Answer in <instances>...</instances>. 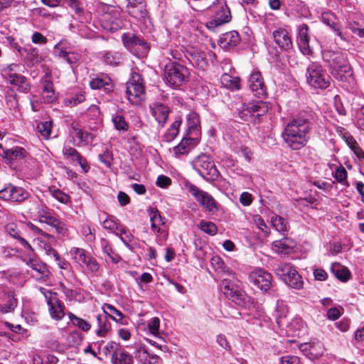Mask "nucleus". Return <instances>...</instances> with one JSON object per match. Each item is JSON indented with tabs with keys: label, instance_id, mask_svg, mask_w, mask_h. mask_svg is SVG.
Instances as JSON below:
<instances>
[{
	"label": "nucleus",
	"instance_id": "obj_34",
	"mask_svg": "<svg viewBox=\"0 0 364 364\" xmlns=\"http://www.w3.org/2000/svg\"><path fill=\"white\" fill-rule=\"evenodd\" d=\"M90 85L93 90L104 89L107 92L112 90L113 87L111 79L107 76L92 79L90 82Z\"/></svg>",
	"mask_w": 364,
	"mask_h": 364
},
{
	"label": "nucleus",
	"instance_id": "obj_9",
	"mask_svg": "<svg viewBox=\"0 0 364 364\" xmlns=\"http://www.w3.org/2000/svg\"><path fill=\"white\" fill-rule=\"evenodd\" d=\"M185 187L186 191L207 210L214 213L218 210L215 199L208 193L188 182L185 184Z\"/></svg>",
	"mask_w": 364,
	"mask_h": 364
},
{
	"label": "nucleus",
	"instance_id": "obj_54",
	"mask_svg": "<svg viewBox=\"0 0 364 364\" xmlns=\"http://www.w3.org/2000/svg\"><path fill=\"white\" fill-rule=\"evenodd\" d=\"M198 227L202 231L210 235H215L218 232L217 226L213 222L201 220Z\"/></svg>",
	"mask_w": 364,
	"mask_h": 364
},
{
	"label": "nucleus",
	"instance_id": "obj_3",
	"mask_svg": "<svg viewBox=\"0 0 364 364\" xmlns=\"http://www.w3.org/2000/svg\"><path fill=\"white\" fill-rule=\"evenodd\" d=\"M306 82L314 88L326 89L330 85V76L322 65L316 62L311 63L306 68Z\"/></svg>",
	"mask_w": 364,
	"mask_h": 364
},
{
	"label": "nucleus",
	"instance_id": "obj_4",
	"mask_svg": "<svg viewBox=\"0 0 364 364\" xmlns=\"http://www.w3.org/2000/svg\"><path fill=\"white\" fill-rule=\"evenodd\" d=\"M193 168L204 179L213 181L218 177L219 172L209 156L201 154L191 162Z\"/></svg>",
	"mask_w": 364,
	"mask_h": 364
},
{
	"label": "nucleus",
	"instance_id": "obj_39",
	"mask_svg": "<svg viewBox=\"0 0 364 364\" xmlns=\"http://www.w3.org/2000/svg\"><path fill=\"white\" fill-rule=\"evenodd\" d=\"M52 121H45L38 122L36 126V130L44 139H49L52 137Z\"/></svg>",
	"mask_w": 364,
	"mask_h": 364
},
{
	"label": "nucleus",
	"instance_id": "obj_47",
	"mask_svg": "<svg viewBox=\"0 0 364 364\" xmlns=\"http://www.w3.org/2000/svg\"><path fill=\"white\" fill-rule=\"evenodd\" d=\"M48 192L54 198L61 203L68 204L70 201V198L68 194L54 186L50 187Z\"/></svg>",
	"mask_w": 364,
	"mask_h": 364
},
{
	"label": "nucleus",
	"instance_id": "obj_13",
	"mask_svg": "<svg viewBox=\"0 0 364 364\" xmlns=\"http://www.w3.org/2000/svg\"><path fill=\"white\" fill-rule=\"evenodd\" d=\"M55 49L58 53V55L72 66L77 64L81 58L80 53L74 50L71 46H68L64 41H61L55 45Z\"/></svg>",
	"mask_w": 364,
	"mask_h": 364
},
{
	"label": "nucleus",
	"instance_id": "obj_37",
	"mask_svg": "<svg viewBox=\"0 0 364 364\" xmlns=\"http://www.w3.org/2000/svg\"><path fill=\"white\" fill-rule=\"evenodd\" d=\"M331 270L337 279L343 282L348 280L350 275L349 270L338 263L333 264Z\"/></svg>",
	"mask_w": 364,
	"mask_h": 364
},
{
	"label": "nucleus",
	"instance_id": "obj_11",
	"mask_svg": "<svg viewBox=\"0 0 364 364\" xmlns=\"http://www.w3.org/2000/svg\"><path fill=\"white\" fill-rule=\"evenodd\" d=\"M122 41L125 47L131 51H137L141 55H145L149 50V44L143 38L134 34L123 35Z\"/></svg>",
	"mask_w": 364,
	"mask_h": 364
},
{
	"label": "nucleus",
	"instance_id": "obj_51",
	"mask_svg": "<svg viewBox=\"0 0 364 364\" xmlns=\"http://www.w3.org/2000/svg\"><path fill=\"white\" fill-rule=\"evenodd\" d=\"M68 316L72 323L79 328L84 331H87L90 329L91 325L87 321L77 317L72 313H69Z\"/></svg>",
	"mask_w": 364,
	"mask_h": 364
},
{
	"label": "nucleus",
	"instance_id": "obj_35",
	"mask_svg": "<svg viewBox=\"0 0 364 364\" xmlns=\"http://www.w3.org/2000/svg\"><path fill=\"white\" fill-rule=\"evenodd\" d=\"M112 362L114 364H132L133 358L124 350L114 351L112 355Z\"/></svg>",
	"mask_w": 364,
	"mask_h": 364
},
{
	"label": "nucleus",
	"instance_id": "obj_43",
	"mask_svg": "<svg viewBox=\"0 0 364 364\" xmlns=\"http://www.w3.org/2000/svg\"><path fill=\"white\" fill-rule=\"evenodd\" d=\"M181 124V120H176L173 122L170 128L163 136V140L166 142L172 141L178 135L179 132V127Z\"/></svg>",
	"mask_w": 364,
	"mask_h": 364
},
{
	"label": "nucleus",
	"instance_id": "obj_44",
	"mask_svg": "<svg viewBox=\"0 0 364 364\" xmlns=\"http://www.w3.org/2000/svg\"><path fill=\"white\" fill-rule=\"evenodd\" d=\"M287 314L288 308L287 305L283 303H277L274 316L279 326L283 324V320L287 317Z\"/></svg>",
	"mask_w": 364,
	"mask_h": 364
},
{
	"label": "nucleus",
	"instance_id": "obj_20",
	"mask_svg": "<svg viewBox=\"0 0 364 364\" xmlns=\"http://www.w3.org/2000/svg\"><path fill=\"white\" fill-rule=\"evenodd\" d=\"M150 217L152 231L157 235H167L166 231L161 228L166 223V219L161 217L159 211L156 208H149L148 210Z\"/></svg>",
	"mask_w": 364,
	"mask_h": 364
},
{
	"label": "nucleus",
	"instance_id": "obj_42",
	"mask_svg": "<svg viewBox=\"0 0 364 364\" xmlns=\"http://www.w3.org/2000/svg\"><path fill=\"white\" fill-rule=\"evenodd\" d=\"M38 214L39 221L41 223H46L50 226L53 225L54 223H55L56 220L58 219L55 216H53L50 212V210L46 207L41 208L38 211Z\"/></svg>",
	"mask_w": 364,
	"mask_h": 364
},
{
	"label": "nucleus",
	"instance_id": "obj_21",
	"mask_svg": "<svg viewBox=\"0 0 364 364\" xmlns=\"http://www.w3.org/2000/svg\"><path fill=\"white\" fill-rule=\"evenodd\" d=\"M41 83L43 87L42 97L46 103H50L57 99V95L54 90L52 75L50 73H46L41 78Z\"/></svg>",
	"mask_w": 364,
	"mask_h": 364
},
{
	"label": "nucleus",
	"instance_id": "obj_36",
	"mask_svg": "<svg viewBox=\"0 0 364 364\" xmlns=\"http://www.w3.org/2000/svg\"><path fill=\"white\" fill-rule=\"evenodd\" d=\"M221 84L226 88L236 90L240 89V79L232 77L228 73H224L220 77Z\"/></svg>",
	"mask_w": 364,
	"mask_h": 364
},
{
	"label": "nucleus",
	"instance_id": "obj_60",
	"mask_svg": "<svg viewBox=\"0 0 364 364\" xmlns=\"http://www.w3.org/2000/svg\"><path fill=\"white\" fill-rule=\"evenodd\" d=\"M112 122L116 129L119 131L126 132L129 129L128 123L122 115H116L112 117Z\"/></svg>",
	"mask_w": 364,
	"mask_h": 364
},
{
	"label": "nucleus",
	"instance_id": "obj_61",
	"mask_svg": "<svg viewBox=\"0 0 364 364\" xmlns=\"http://www.w3.org/2000/svg\"><path fill=\"white\" fill-rule=\"evenodd\" d=\"M160 327V320L158 317L151 318L147 323V328L149 332L154 336H159Z\"/></svg>",
	"mask_w": 364,
	"mask_h": 364
},
{
	"label": "nucleus",
	"instance_id": "obj_28",
	"mask_svg": "<svg viewBox=\"0 0 364 364\" xmlns=\"http://www.w3.org/2000/svg\"><path fill=\"white\" fill-rule=\"evenodd\" d=\"M240 41L239 33L235 31H230L220 36L218 44L223 49H230L235 47Z\"/></svg>",
	"mask_w": 364,
	"mask_h": 364
},
{
	"label": "nucleus",
	"instance_id": "obj_30",
	"mask_svg": "<svg viewBox=\"0 0 364 364\" xmlns=\"http://www.w3.org/2000/svg\"><path fill=\"white\" fill-rule=\"evenodd\" d=\"M300 348L303 351H309L313 358H318L324 352L323 343L319 341L302 344Z\"/></svg>",
	"mask_w": 364,
	"mask_h": 364
},
{
	"label": "nucleus",
	"instance_id": "obj_55",
	"mask_svg": "<svg viewBox=\"0 0 364 364\" xmlns=\"http://www.w3.org/2000/svg\"><path fill=\"white\" fill-rule=\"evenodd\" d=\"M200 123L199 117L197 113L191 112L187 114L188 131L191 132L196 130Z\"/></svg>",
	"mask_w": 364,
	"mask_h": 364
},
{
	"label": "nucleus",
	"instance_id": "obj_62",
	"mask_svg": "<svg viewBox=\"0 0 364 364\" xmlns=\"http://www.w3.org/2000/svg\"><path fill=\"white\" fill-rule=\"evenodd\" d=\"M85 100V96L82 93L76 94L75 96L67 97L64 100V104L66 106H76Z\"/></svg>",
	"mask_w": 364,
	"mask_h": 364
},
{
	"label": "nucleus",
	"instance_id": "obj_15",
	"mask_svg": "<svg viewBox=\"0 0 364 364\" xmlns=\"http://www.w3.org/2000/svg\"><path fill=\"white\" fill-rule=\"evenodd\" d=\"M214 11L215 14L213 16V18L207 23L208 28L214 29L215 28L223 25L230 21V11L225 4L220 6H215Z\"/></svg>",
	"mask_w": 364,
	"mask_h": 364
},
{
	"label": "nucleus",
	"instance_id": "obj_64",
	"mask_svg": "<svg viewBox=\"0 0 364 364\" xmlns=\"http://www.w3.org/2000/svg\"><path fill=\"white\" fill-rule=\"evenodd\" d=\"M253 220L257 227L262 231L266 236L269 235V228L266 225L265 222L259 215H255Z\"/></svg>",
	"mask_w": 364,
	"mask_h": 364
},
{
	"label": "nucleus",
	"instance_id": "obj_48",
	"mask_svg": "<svg viewBox=\"0 0 364 364\" xmlns=\"http://www.w3.org/2000/svg\"><path fill=\"white\" fill-rule=\"evenodd\" d=\"M121 54L118 52L107 51L102 57L103 61L110 65H117L121 60Z\"/></svg>",
	"mask_w": 364,
	"mask_h": 364
},
{
	"label": "nucleus",
	"instance_id": "obj_12",
	"mask_svg": "<svg viewBox=\"0 0 364 364\" xmlns=\"http://www.w3.org/2000/svg\"><path fill=\"white\" fill-rule=\"evenodd\" d=\"M250 282L263 291H268L272 286V275L262 269L252 271L250 275Z\"/></svg>",
	"mask_w": 364,
	"mask_h": 364
},
{
	"label": "nucleus",
	"instance_id": "obj_7",
	"mask_svg": "<svg viewBox=\"0 0 364 364\" xmlns=\"http://www.w3.org/2000/svg\"><path fill=\"white\" fill-rule=\"evenodd\" d=\"M188 76V69L176 62H171L165 66L164 80L170 86H180Z\"/></svg>",
	"mask_w": 364,
	"mask_h": 364
},
{
	"label": "nucleus",
	"instance_id": "obj_10",
	"mask_svg": "<svg viewBox=\"0 0 364 364\" xmlns=\"http://www.w3.org/2000/svg\"><path fill=\"white\" fill-rule=\"evenodd\" d=\"M40 290L45 296L50 316L57 321L61 320L65 316V306L59 300L57 293L47 291L43 288H41Z\"/></svg>",
	"mask_w": 364,
	"mask_h": 364
},
{
	"label": "nucleus",
	"instance_id": "obj_40",
	"mask_svg": "<svg viewBox=\"0 0 364 364\" xmlns=\"http://www.w3.org/2000/svg\"><path fill=\"white\" fill-rule=\"evenodd\" d=\"M193 139L183 138L181 143L173 148V152L176 156L187 154L191 150V144L193 143Z\"/></svg>",
	"mask_w": 364,
	"mask_h": 364
},
{
	"label": "nucleus",
	"instance_id": "obj_26",
	"mask_svg": "<svg viewBox=\"0 0 364 364\" xmlns=\"http://www.w3.org/2000/svg\"><path fill=\"white\" fill-rule=\"evenodd\" d=\"M186 58L190 63L199 69L205 70L208 66L206 55L204 52L193 48L187 52Z\"/></svg>",
	"mask_w": 364,
	"mask_h": 364
},
{
	"label": "nucleus",
	"instance_id": "obj_38",
	"mask_svg": "<svg viewBox=\"0 0 364 364\" xmlns=\"http://www.w3.org/2000/svg\"><path fill=\"white\" fill-rule=\"evenodd\" d=\"M116 235L119 237L120 240L128 248L132 249L135 237L127 228L122 225L119 228V230L116 232Z\"/></svg>",
	"mask_w": 364,
	"mask_h": 364
},
{
	"label": "nucleus",
	"instance_id": "obj_58",
	"mask_svg": "<svg viewBox=\"0 0 364 364\" xmlns=\"http://www.w3.org/2000/svg\"><path fill=\"white\" fill-rule=\"evenodd\" d=\"M11 201L21 202L28 197V193L22 188L13 186Z\"/></svg>",
	"mask_w": 364,
	"mask_h": 364
},
{
	"label": "nucleus",
	"instance_id": "obj_14",
	"mask_svg": "<svg viewBox=\"0 0 364 364\" xmlns=\"http://www.w3.org/2000/svg\"><path fill=\"white\" fill-rule=\"evenodd\" d=\"M220 286L222 292L227 298L238 304L242 302L243 292L229 279H223Z\"/></svg>",
	"mask_w": 364,
	"mask_h": 364
},
{
	"label": "nucleus",
	"instance_id": "obj_29",
	"mask_svg": "<svg viewBox=\"0 0 364 364\" xmlns=\"http://www.w3.org/2000/svg\"><path fill=\"white\" fill-rule=\"evenodd\" d=\"M271 224L282 235H287L290 228L287 220L278 215H274L271 217Z\"/></svg>",
	"mask_w": 364,
	"mask_h": 364
},
{
	"label": "nucleus",
	"instance_id": "obj_23",
	"mask_svg": "<svg viewBox=\"0 0 364 364\" xmlns=\"http://www.w3.org/2000/svg\"><path fill=\"white\" fill-rule=\"evenodd\" d=\"M150 109L156 121L163 127L170 112L169 107L162 102H156L150 105Z\"/></svg>",
	"mask_w": 364,
	"mask_h": 364
},
{
	"label": "nucleus",
	"instance_id": "obj_52",
	"mask_svg": "<svg viewBox=\"0 0 364 364\" xmlns=\"http://www.w3.org/2000/svg\"><path fill=\"white\" fill-rule=\"evenodd\" d=\"M70 254L73 256V259L77 262L80 265L85 262V259L90 255L87 253L83 249L73 247L70 250Z\"/></svg>",
	"mask_w": 364,
	"mask_h": 364
},
{
	"label": "nucleus",
	"instance_id": "obj_41",
	"mask_svg": "<svg viewBox=\"0 0 364 364\" xmlns=\"http://www.w3.org/2000/svg\"><path fill=\"white\" fill-rule=\"evenodd\" d=\"M6 102L9 108L13 111V115L18 117L19 113L18 102L16 99V95L14 93L13 90H11V93L7 92L6 95Z\"/></svg>",
	"mask_w": 364,
	"mask_h": 364
},
{
	"label": "nucleus",
	"instance_id": "obj_49",
	"mask_svg": "<svg viewBox=\"0 0 364 364\" xmlns=\"http://www.w3.org/2000/svg\"><path fill=\"white\" fill-rule=\"evenodd\" d=\"M19 68V65L16 63H11L8 65L6 67L4 68L1 70V75L3 78L7 82L9 80L13 79L18 73V69Z\"/></svg>",
	"mask_w": 364,
	"mask_h": 364
},
{
	"label": "nucleus",
	"instance_id": "obj_63",
	"mask_svg": "<svg viewBox=\"0 0 364 364\" xmlns=\"http://www.w3.org/2000/svg\"><path fill=\"white\" fill-rule=\"evenodd\" d=\"M81 343V338L79 333L76 331L70 333L66 338V345L70 347L80 345Z\"/></svg>",
	"mask_w": 364,
	"mask_h": 364
},
{
	"label": "nucleus",
	"instance_id": "obj_45",
	"mask_svg": "<svg viewBox=\"0 0 364 364\" xmlns=\"http://www.w3.org/2000/svg\"><path fill=\"white\" fill-rule=\"evenodd\" d=\"M346 142L349 146V148L354 152V154L359 159H364V152L363 149L360 147L355 139L350 135L345 136Z\"/></svg>",
	"mask_w": 364,
	"mask_h": 364
},
{
	"label": "nucleus",
	"instance_id": "obj_32",
	"mask_svg": "<svg viewBox=\"0 0 364 364\" xmlns=\"http://www.w3.org/2000/svg\"><path fill=\"white\" fill-rule=\"evenodd\" d=\"M269 105L263 101H257L247 105L246 109L252 115L257 117L264 114L269 109Z\"/></svg>",
	"mask_w": 364,
	"mask_h": 364
},
{
	"label": "nucleus",
	"instance_id": "obj_22",
	"mask_svg": "<svg viewBox=\"0 0 364 364\" xmlns=\"http://www.w3.org/2000/svg\"><path fill=\"white\" fill-rule=\"evenodd\" d=\"M275 43L282 50L288 51L293 47L292 41L289 32L283 28H279L272 32Z\"/></svg>",
	"mask_w": 364,
	"mask_h": 364
},
{
	"label": "nucleus",
	"instance_id": "obj_16",
	"mask_svg": "<svg viewBox=\"0 0 364 364\" xmlns=\"http://www.w3.org/2000/svg\"><path fill=\"white\" fill-rule=\"evenodd\" d=\"M32 254V255H29L28 257L23 258V261L27 266L36 272L37 279L45 280L49 276L48 267L44 262L40 261L35 257L34 252Z\"/></svg>",
	"mask_w": 364,
	"mask_h": 364
},
{
	"label": "nucleus",
	"instance_id": "obj_25",
	"mask_svg": "<svg viewBox=\"0 0 364 364\" xmlns=\"http://www.w3.org/2000/svg\"><path fill=\"white\" fill-rule=\"evenodd\" d=\"M297 43L304 55L311 54L312 51L309 46V28L306 24H302L298 28Z\"/></svg>",
	"mask_w": 364,
	"mask_h": 364
},
{
	"label": "nucleus",
	"instance_id": "obj_31",
	"mask_svg": "<svg viewBox=\"0 0 364 364\" xmlns=\"http://www.w3.org/2000/svg\"><path fill=\"white\" fill-rule=\"evenodd\" d=\"M107 318V312H105L103 314H99L97 316L98 329L96 331V333L100 337H105L111 328V325L108 321Z\"/></svg>",
	"mask_w": 364,
	"mask_h": 364
},
{
	"label": "nucleus",
	"instance_id": "obj_33",
	"mask_svg": "<svg viewBox=\"0 0 364 364\" xmlns=\"http://www.w3.org/2000/svg\"><path fill=\"white\" fill-rule=\"evenodd\" d=\"M7 82L16 87L17 90L21 92L26 93L30 90V85L27 79L18 73L13 77V80H9Z\"/></svg>",
	"mask_w": 364,
	"mask_h": 364
},
{
	"label": "nucleus",
	"instance_id": "obj_50",
	"mask_svg": "<svg viewBox=\"0 0 364 364\" xmlns=\"http://www.w3.org/2000/svg\"><path fill=\"white\" fill-rule=\"evenodd\" d=\"M63 154L65 159L70 160L73 164L77 160H80V157L82 156L75 149L70 146H65L63 148Z\"/></svg>",
	"mask_w": 364,
	"mask_h": 364
},
{
	"label": "nucleus",
	"instance_id": "obj_19",
	"mask_svg": "<svg viewBox=\"0 0 364 364\" xmlns=\"http://www.w3.org/2000/svg\"><path fill=\"white\" fill-rule=\"evenodd\" d=\"M26 154V151L22 147L15 146L11 149H6L0 144V156L11 167L14 164L15 161L23 159Z\"/></svg>",
	"mask_w": 364,
	"mask_h": 364
},
{
	"label": "nucleus",
	"instance_id": "obj_24",
	"mask_svg": "<svg viewBox=\"0 0 364 364\" xmlns=\"http://www.w3.org/2000/svg\"><path fill=\"white\" fill-rule=\"evenodd\" d=\"M146 6L144 0H127V10L130 16L140 20L146 15Z\"/></svg>",
	"mask_w": 364,
	"mask_h": 364
},
{
	"label": "nucleus",
	"instance_id": "obj_59",
	"mask_svg": "<svg viewBox=\"0 0 364 364\" xmlns=\"http://www.w3.org/2000/svg\"><path fill=\"white\" fill-rule=\"evenodd\" d=\"M17 299L13 295H9L6 303L0 306V311L5 314L14 311L17 306Z\"/></svg>",
	"mask_w": 364,
	"mask_h": 364
},
{
	"label": "nucleus",
	"instance_id": "obj_18",
	"mask_svg": "<svg viewBox=\"0 0 364 364\" xmlns=\"http://www.w3.org/2000/svg\"><path fill=\"white\" fill-rule=\"evenodd\" d=\"M249 86L252 93L257 97H262L267 95V89L264 85L261 73L258 70H253L249 78Z\"/></svg>",
	"mask_w": 364,
	"mask_h": 364
},
{
	"label": "nucleus",
	"instance_id": "obj_2",
	"mask_svg": "<svg viewBox=\"0 0 364 364\" xmlns=\"http://www.w3.org/2000/svg\"><path fill=\"white\" fill-rule=\"evenodd\" d=\"M323 58L329 63L331 74L336 79L344 81L347 76L351 75L350 66L342 53L326 50Z\"/></svg>",
	"mask_w": 364,
	"mask_h": 364
},
{
	"label": "nucleus",
	"instance_id": "obj_5",
	"mask_svg": "<svg viewBox=\"0 0 364 364\" xmlns=\"http://www.w3.org/2000/svg\"><path fill=\"white\" fill-rule=\"evenodd\" d=\"M99 21L103 28L107 31H117L123 26L120 9L112 6L102 7Z\"/></svg>",
	"mask_w": 364,
	"mask_h": 364
},
{
	"label": "nucleus",
	"instance_id": "obj_46",
	"mask_svg": "<svg viewBox=\"0 0 364 364\" xmlns=\"http://www.w3.org/2000/svg\"><path fill=\"white\" fill-rule=\"evenodd\" d=\"M136 355L141 360L144 359L145 362H148L149 363H157L160 359L156 355H151L145 347H140L137 350Z\"/></svg>",
	"mask_w": 364,
	"mask_h": 364
},
{
	"label": "nucleus",
	"instance_id": "obj_53",
	"mask_svg": "<svg viewBox=\"0 0 364 364\" xmlns=\"http://www.w3.org/2000/svg\"><path fill=\"white\" fill-rule=\"evenodd\" d=\"M82 267L85 266L88 271L91 273H96L100 269V264L95 258L92 257L90 255L87 256L85 262L82 263Z\"/></svg>",
	"mask_w": 364,
	"mask_h": 364
},
{
	"label": "nucleus",
	"instance_id": "obj_8",
	"mask_svg": "<svg viewBox=\"0 0 364 364\" xmlns=\"http://www.w3.org/2000/svg\"><path fill=\"white\" fill-rule=\"evenodd\" d=\"M127 99L132 104L139 103L144 96V87L141 76L133 73L129 80L126 84Z\"/></svg>",
	"mask_w": 364,
	"mask_h": 364
},
{
	"label": "nucleus",
	"instance_id": "obj_57",
	"mask_svg": "<svg viewBox=\"0 0 364 364\" xmlns=\"http://www.w3.org/2000/svg\"><path fill=\"white\" fill-rule=\"evenodd\" d=\"M102 226L107 230H109L116 234L122 225L117 223V220L111 216L107 217L103 222Z\"/></svg>",
	"mask_w": 364,
	"mask_h": 364
},
{
	"label": "nucleus",
	"instance_id": "obj_1",
	"mask_svg": "<svg viewBox=\"0 0 364 364\" xmlns=\"http://www.w3.org/2000/svg\"><path fill=\"white\" fill-rule=\"evenodd\" d=\"M311 129L310 121L299 117L294 118L286 125L282 136L288 147L299 150L307 144Z\"/></svg>",
	"mask_w": 364,
	"mask_h": 364
},
{
	"label": "nucleus",
	"instance_id": "obj_17",
	"mask_svg": "<svg viewBox=\"0 0 364 364\" xmlns=\"http://www.w3.org/2000/svg\"><path fill=\"white\" fill-rule=\"evenodd\" d=\"M70 135L77 139V146H87L91 144L95 136L90 132L85 131L77 123L73 122L70 130Z\"/></svg>",
	"mask_w": 364,
	"mask_h": 364
},
{
	"label": "nucleus",
	"instance_id": "obj_6",
	"mask_svg": "<svg viewBox=\"0 0 364 364\" xmlns=\"http://www.w3.org/2000/svg\"><path fill=\"white\" fill-rule=\"evenodd\" d=\"M274 272L288 286L296 289L303 287L301 277L291 264L279 263L275 267Z\"/></svg>",
	"mask_w": 364,
	"mask_h": 364
},
{
	"label": "nucleus",
	"instance_id": "obj_27",
	"mask_svg": "<svg viewBox=\"0 0 364 364\" xmlns=\"http://www.w3.org/2000/svg\"><path fill=\"white\" fill-rule=\"evenodd\" d=\"M296 244L294 240L288 237H284L281 240L272 242V248L277 253L288 255L293 252Z\"/></svg>",
	"mask_w": 364,
	"mask_h": 364
},
{
	"label": "nucleus",
	"instance_id": "obj_56",
	"mask_svg": "<svg viewBox=\"0 0 364 364\" xmlns=\"http://www.w3.org/2000/svg\"><path fill=\"white\" fill-rule=\"evenodd\" d=\"M107 311H109L112 314H108V317L111 318L116 322H119L123 318V314L111 304H105L104 313L107 312Z\"/></svg>",
	"mask_w": 364,
	"mask_h": 364
}]
</instances>
